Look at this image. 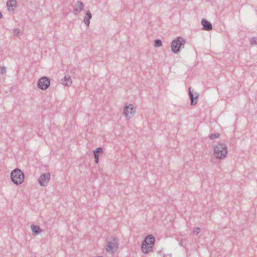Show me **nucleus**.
<instances>
[{"instance_id": "nucleus-1", "label": "nucleus", "mask_w": 257, "mask_h": 257, "mask_svg": "<svg viewBox=\"0 0 257 257\" xmlns=\"http://www.w3.org/2000/svg\"><path fill=\"white\" fill-rule=\"evenodd\" d=\"M228 152L226 145L223 143H217L214 146V154L218 159H223Z\"/></svg>"}, {"instance_id": "nucleus-2", "label": "nucleus", "mask_w": 257, "mask_h": 257, "mask_svg": "<svg viewBox=\"0 0 257 257\" xmlns=\"http://www.w3.org/2000/svg\"><path fill=\"white\" fill-rule=\"evenodd\" d=\"M11 178L12 182L16 185L22 184L24 180V174L19 169H15L11 173Z\"/></svg>"}, {"instance_id": "nucleus-3", "label": "nucleus", "mask_w": 257, "mask_h": 257, "mask_svg": "<svg viewBox=\"0 0 257 257\" xmlns=\"http://www.w3.org/2000/svg\"><path fill=\"white\" fill-rule=\"evenodd\" d=\"M185 43V40L183 38L177 37L171 43L172 51L175 54L178 53L180 51V49L184 47Z\"/></svg>"}, {"instance_id": "nucleus-4", "label": "nucleus", "mask_w": 257, "mask_h": 257, "mask_svg": "<svg viewBox=\"0 0 257 257\" xmlns=\"http://www.w3.org/2000/svg\"><path fill=\"white\" fill-rule=\"evenodd\" d=\"M148 239L152 240L151 241V242H152V243H154L155 241L154 236L152 234L148 235L145 237L141 245L142 251L145 253H148L153 249V245H150L147 243V240Z\"/></svg>"}, {"instance_id": "nucleus-5", "label": "nucleus", "mask_w": 257, "mask_h": 257, "mask_svg": "<svg viewBox=\"0 0 257 257\" xmlns=\"http://www.w3.org/2000/svg\"><path fill=\"white\" fill-rule=\"evenodd\" d=\"M111 241H108L106 244V250L108 252L114 253L118 248V239L116 238L112 237Z\"/></svg>"}, {"instance_id": "nucleus-6", "label": "nucleus", "mask_w": 257, "mask_h": 257, "mask_svg": "<svg viewBox=\"0 0 257 257\" xmlns=\"http://www.w3.org/2000/svg\"><path fill=\"white\" fill-rule=\"evenodd\" d=\"M50 84L49 78L46 76H43L40 78L37 83L38 87L41 90L47 89Z\"/></svg>"}, {"instance_id": "nucleus-7", "label": "nucleus", "mask_w": 257, "mask_h": 257, "mask_svg": "<svg viewBox=\"0 0 257 257\" xmlns=\"http://www.w3.org/2000/svg\"><path fill=\"white\" fill-rule=\"evenodd\" d=\"M136 109L134 106L130 104L128 105H126L123 108V113L127 119H130L135 114Z\"/></svg>"}, {"instance_id": "nucleus-8", "label": "nucleus", "mask_w": 257, "mask_h": 257, "mask_svg": "<svg viewBox=\"0 0 257 257\" xmlns=\"http://www.w3.org/2000/svg\"><path fill=\"white\" fill-rule=\"evenodd\" d=\"M189 96L191 101V105H195L197 103L198 99L199 96V93L195 92L191 87L189 88Z\"/></svg>"}, {"instance_id": "nucleus-9", "label": "nucleus", "mask_w": 257, "mask_h": 257, "mask_svg": "<svg viewBox=\"0 0 257 257\" xmlns=\"http://www.w3.org/2000/svg\"><path fill=\"white\" fill-rule=\"evenodd\" d=\"M50 179V174L45 173L40 176L38 179L39 183L41 186H46Z\"/></svg>"}, {"instance_id": "nucleus-10", "label": "nucleus", "mask_w": 257, "mask_h": 257, "mask_svg": "<svg viewBox=\"0 0 257 257\" xmlns=\"http://www.w3.org/2000/svg\"><path fill=\"white\" fill-rule=\"evenodd\" d=\"M202 26V30L206 31H210L212 30L213 27L210 22L207 19L203 18L201 21Z\"/></svg>"}, {"instance_id": "nucleus-11", "label": "nucleus", "mask_w": 257, "mask_h": 257, "mask_svg": "<svg viewBox=\"0 0 257 257\" xmlns=\"http://www.w3.org/2000/svg\"><path fill=\"white\" fill-rule=\"evenodd\" d=\"M7 7L9 12H13L17 7L16 0H8L7 2Z\"/></svg>"}, {"instance_id": "nucleus-12", "label": "nucleus", "mask_w": 257, "mask_h": 257, "mask_svg": "<svg viewBox=\"0 0 257 257\" xmlns=\"http://www.w3.org/2000/svg\"><path fill=\"white\" fill-rule=\"evenodd\" d=\"M103 152L102 148L98 147L96 149L93 151V154L94 156V161L96 164H97L99 162V154L98 153Z\"/></svg>"}, {"instance_id": "nucleus-13", "label": "nucleus", "mask_w": 257, "mask_h": 257, "mask_svg": "<svg viewBox=\"0 0 257 257\" xmlns=\"http://www.w3.org/2000/svg\"><path fill=\"white\" fill-rule=\"evenodd\" d=\"M72 83V80L71 77L69 75L65 76L64 78V80L63 81V84L65 86H69Z\"/></svg>"}, {"instance_id": "nucleus-14", "label": "nucleus", "mask_w": 257, "mask_h": 257, "mask_svg": "<svg viewBox=\"0 0 257 257\" xmlns=\"http://www.w3.org/2000/svg\"><path fill=\"white\" fill-rule=\"evenodd\" d=\"M31 229L34 233L38 234L41 232V229L39 226L32 224L31 225Z\"/></svg>"}, {"instance_id": "nucleus-15", "label": "nucleus", "mask_w": 257, "mask_h": 257, "mask_svg": "<svg viewBox=\"0 0 257 257\" xmlns=\"http://www.w3.org/2000/svg\"><path fill=\"white\" fill-rule=\"evenodd\" d=\"M77 6L79 7V9L77 8H74V11H75L74 12V15H77V12H80L81 10H82L83 9V3L81 2L78 1L77 2Z\"/></svg>"}, {"instance_id": "nucleus-16", "label": "nucleus", "mask_w": 257, "mask_h": 257, "mask_svg": "<svg viewBox=\"0 0 257 257\" xmlns=\"http://www.w3.org/2000/svg\"><path fill=\"white\" fill-rule=\"evenodd\" d=\"M249 42L251 45H256L257 38L256 37H252L250 39Z\"/></svg>"}, {"instance_id": "nucleus-17", "label": "nucleus", "mask_w": 257, "mask_h": 257, "mask_svg": "<svg viewBox=\"0 0 257 257\" xmlns=\"http://www.w3.org/2000/svg\"><path fill=\"white\" fill-rule=\"evenodd\" d=\"M219 136H220V134H218V133H213V134H211L210 135L209 138L211 140H214V139L218 138L219 137Z\"/></svg>"}, {"instance_id": "nucleus-18", "label": "nucleus", "mask_w": 257, "mask_h": 257, "mask_svg": "<svg viewBox=\"0 0 257 257\" xmlns=\"http://www.w3.org/2000/svg\"><path fill=\"white\" fill-rule=\"evenodd\" d=\"M162 45V41L160 39H157L155 41L154 46L156 47H159L161 46Z\"/></svg>"}, {"instance_id": "nucleus-19", "label": "nucleus", "mask_w": 257, "mask_h": 257, "mask_svg": "<svg viewBox=\"0 0 257 257\" xmlns=\"http://www.w3.org/2000/svg\"><path fill=\"white\" fill-rule=\"evenodd\" d=\"M13 34L17 37H19L20 35V30L18 28H15L13 30Z\"/></svg>"}, {"instance_id": "nucleus-20", "label": "nucleus", "mask_w": 257, "mask_h": 257, "mask_svg": "<svg viewBox=\"0 0 257 257\" xmlns=\"http://www.w3.org/2000/svg\"><path fill=\"white\" fill-rule=\"evenodd\" d=\"M92 17H85L84 23L86 26H89L90 23V20Z\"/></svg>"}, {"instance_id": "nucleus-21", "label": "nucleus", "mask_w": 257, "mask_h": 257, "mask_svg": "<svg viewBox=\"0 0 257 257\" xmlns=\"http://www.w3.org/2000/svg\"><path fill=\"white\" fill-rule=\"evenodd\" d=\"M7 72L6 68L5 66L1 67L0 68V73L2 75L5 74Z\"/></svg>"}, {"instance_id": "nucleus-22", "label": "nucleus", "mask_w": 257, "mask_h": 257, "mask_svg": "<svg viewBox=\"0 0 257 257\" xmlns=\"http://www.w3.org/2000/svg\"><path fill=\"white\" fill-rule=\"evenodd\" d=\"M200 231V228L199 227H195L193 229V232L194 234H198Z\"/></svg>"}, {"instance_id": "nucleus-23", "label": "nucleus", "mask_w": 257, "mask_h": 257, "mask_svg": "<svg viewBox=\"0 0 257 257\" xmlns=\"http://www.w3.org/2000/svg\"><path fill=\"white\" fill-rule=\"evenodd\" d=\"M85 16H91V12L89 11H87L86 12V14H85Z\"/></svg>"}, {"instance_id": "nucleus-24", "label": "nucleus", "mask_w": 257, "mask_h": 257, "mask_svg": "<svg viewBox=\"0 0 257 257\" xmlns=\"http://www.w3.org/2000/svg\"><path fill=\"white\" fill-rule=\"evenodd\" d=\"M152 240L151 239H148L147 240V243L150 244V245H154V243H152V242H151Z\"/></svg>"}, {"instance_id": "nucleus-25", "label": "nucleus", "mask_w": 257, "mask_h": 257, "mask_svg": "<svg viewBox=\"0 0 257 257\" xmlns=\"http://www.w3.org/2000/svg\"><path fill=\"white\" fill-rule=\"evenodd\" d=\"M0 16H3L2 13L0 12Z\"/></svg>"}, {"instance_id": "nucleus-26", "label": "nucleus", "mask_w": 257, "mask_h": 257, "mask_svg": "<svg viewBox=\"0 0 257 257\" xmlns=\"http://www.w3.org/2000/svg\"><path fill=\"white\" fill-rule=\"evenodd\" d=\"M2 17H0V19Z\"/></svg>"}]
</instances>
